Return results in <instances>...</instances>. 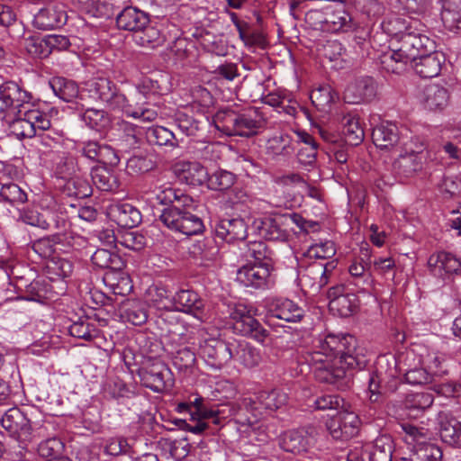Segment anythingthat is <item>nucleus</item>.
Instances as JSON below:
<instances>
[{
	"mask_svg": "<svg viewBox=\"0 0 461 461\" xmlns=\"http://www.w3.org/2000/svg\"><path fill=\"white\" fill-rule=\"evenodd\" d=\"M365 351L351 335L327 334L317 339L314 350L307 351L303 359L318 381L343 390L348 385L350 372L366 366Z\"/></svg>",
	"mask_w": 461,
	"mask_h": 461,
	"instance_id": "f257e3e1",
	"label": "nucleus"
},
{
	"mask_svg": "<svg viewBox=\"0 0 461 461\" xmlns=\"http://www.w3.org/2000/svg\"><path fill=\"white\" fill-rule=\"evenodd\" d=\"M88 96L110 110H120L126 116L153 122L158 113L157 110L146 102L142 91L136 89L128 99L114 82L105 77H95L86 83Z\"/></svg>",
	"mask_w": 461,
	"mask_h": 461,
	"instance_id": "f03ea898",
	"label": "nucleus"
},
{
	"mask_svg": "<svg viewBox=\"0 0 461 461\" xmlns=\"http://www.w3.org/2000/svg\"><path fill=\"white\" fill-rule=\"evenodd\" d=\"M156 199L161 204L168 205L159 215V221L169 230L186 236L197 235L204 229L200 217L193 213L194 200L180 189L169 185L156 187Z\"/></svg>",
	"mask_w": 461,
	"mask_h": 461,
	"instance_id": "7ed1b4c3",
	"label": "nucleus"
},
{
	"mask_svg": "<svg viewBox=\"0 0 461 461\" xmlns=\"http://www.w3.org/2000/svg\"><path fill=\"white\" fill-rule=\"evenodd\" d=\"M396 41L391 42L390 59L396 63L393 72H397L408 63H412L419 57L433 52L436 44L433 40L417 28L418 22H406L402 18H395L393 22Z\"/></svg>",
	"mask_w": 461,
	"mask_h": 461,
	"instance_id": "20e7f679",
	"label": "nucleus"
},
{
	"mask_svg": "<svg viewBox=\"0 0 461 461\" xmlns=\"http://www.w3.org/2000/svg\"><path fill=\"white\" fill-rule=\"evenodd\" d=\"M217 127L229 136L250 137L258 133L264 125V118L256 108H249L241 113L227 111L217 115Z\"/></svg>",
	"mask_w": 461,
	"mask_h": 461,
	"instance_id": "39448f33",
	"label": "nucleus"
},
{
	"mask_svg": "<svg viewBox=\"0 0 461 461\" xmlns=\"http://www.w3.org/2000/svg\"><path fill=\"white\" fill-rule=\"evenodd\" d=\"M3 428L10 436L21 443L26 444L48 436V428L44 425L32 424L27 413L14 407L9 409L1 420Z\"/></svg>",
	"mask_w": 461,
	"mask_h": 461,
	"instance_id": "423d86ee",
	"label": "nucleus"
},
{
	"mask_svg": "<svg viewBox=\"0 0 461 461\" xmlns=\"http://www.w3.org/2000/svg\"><path fill=\"white\" fill-rule=\"evenodd\" d=\"M32 95L14 81L0 85V120L22 114L32 106Z\"/></svg>",
	"mask_w": 461,
	"mask_h": 461,
	"instance_id": "0eeeda50",
	"label": "nucleus"
},
{
	"mask_svg": "<svg viewBox=\"0 0 461 461\" xmlns=\"http://www.w3.org/2000/svg\"><path fill=\"white\" fill-rule=\"evenodd\" d=\"M287 395L279 389L262 390L254 396L243 397L240 402V408L251 412L256 419L264 412H273L285 405Z\"/></svg>",
	"mask_w": 461,
	"mask_h": 461,
	"instance_id": "6e6552de",
	"label": "nucleus"
},
{
	"mask_svg": "<svg viewBox=\"0 0 461 461\" xmlns=\"http://www.w3.org/2000/svg\"><path fill=\"white\" fill-rule=\"evenodd\" d=\"M141 384L155 393H163L173 385V374L159 359L148 360L138 371Z\"/></svg>",
	"mask_w": 461,
	"mask_h": 461,
	"instance_id": "1a4fd4ad",
	"label": "nucleus"
},
{
	"mask_svg": "<svg viewBox=\"0 0 461 461\" xmlns=\"http://www.w3.org/2000/svg\"><path fill=\"white\" fill-rule=\"evenodd\" d=\"M230 318L236 334L249 337L259 343H263L268 337V331L242 304L231 310Z\"/></svg>",
	"mask_w": 461,
	"mask_h": 461,
	"instance_id": "9d476101",
	"label": "nucleus"
},
{
	"mask_svg": "<svg viewBox=\"0 0 461 461\" xmlns=\"http://www.w3.org/2000/svg\"><path fill=\"white\" fill-rule=\"evenodd\" d=\"M231 342L217 338H209L200 343L199 354L207 366L219 370L233 357L234 348Z\"/></svg>",
	"mask_w": 461,
	"mask_h": 461,
	"instance_id": "9b49d317",
	"label": "nucleus"
},
{
	"mask_svg": "<svg viewBox=\"0 0 461 461\" xmlns=\"http://www.w3.org/2000/svg\"><path fill=\"white\" fill-rule=\"evenodd\" d=\"M173 308L190 314L201 322L209 318V311L203 299L194 290L180 289L173 296Z\"/></svg>",
	"mask_w": 461,
	"mask_h": 461,
	"instance_id": "f8f14e48",
	"label": "nucleus"
},
{
	"mask_svg": "<svg viewBox=\"0 0 461 461\" xmlns=\"http://www.w3.org/2000/svg\"><path fill=\"white\" fill-rule=\"evenodd\" d=\"M273 268L260 265H246L237 271L236 280L247 287L268 289L273 285Z\"/></svg>",
	"mask_w": 461,
	"mask_h": 461,
	"instance_id": "ddd939ff",
	"label": "nucleus"
},
{
	"mask_svg": "<svg viewBox=\"0 0 461 461\" xmlns=\"http://www.w3.org/2000/svg\"><path fill=\"white\" fill-rule=\"evenodd\" d=\"M359 424V418L355 412L342 411L327 426L333 438L348 440L357 434Z\"/></svg>",
	"mask_w": 461,
	"mask_h": 461,
	"instance_id": "4468645a",
	"label": "nucleus"
},
{
	"mask_svg": "<svg viewBox=\"0 0 461 461\" xmlns=\"http://www.w3.org/2000/svg\"><path fill=\"white\" fill-rule=\"evenodd\" d=\"M377 92V85L373 77H364L349 83L344 92V100L348 104H357L370 102Z\"/></svg>",
	"mask_w": 461,
	"mask_h": 461,
	"instance_id": "2eb2a0df",
	"label": "nucleus"
},
{
	"mask_svg": "<svg viewBox=\"0 0 461 461\" xmlns=\"http://www.w3.org/2000/svg\"><path fill=\"white\" fill-rule=\"evenodd\" d=\"M428 268L431 275L444 279L461 271V258L446 251L433 253L428 259Z\"/></svg>",
	"mask_w": 461,
	"mask_h": 461,
	"instance_id": "dca6fc26",
	"label": "nucleus"
},
{
	"mask_svg": "<svg viewBox=\"0 0 461 461\" xmlns=\"http://www.w3.org/2000/svg\"><path fill=\"white\" fill-rule=\"evenodd\" d=\"M109 219L121 228L132 229L142 221L140 211L128 203H112L107 208Z\"/></svg>",
	"mask_w": 461,
	"mask_h": 461,
	"instance_id": "f3484780",
	"label": "nucleus"
},
{
	"mask_svg": "<svg viewBox=\"0 0 461 461\" xmlns=\"http://www.w3.org/2000/svg\"><path fill=\"white\" fill-rule=\"evenodd\" d=\"M304 310L296 303L285 298H275L267 303V316L285 321L286 322L301 321L304 316Z\"/></svg>",
	"mask_w": 461,
	"mask_h": 461,
	"instance_id": "a211bd4d",
	"label": "nucleus"
},
{
	"mask_svg": "<svg viewBox=\"0 0 461 461\" xmlns=\"http://www.w3.org/2000/svg\"><path fill=\"white\" fill-rule=\"evenodd\" d=\"M328 32H349L357 28V24L346 9L344 2L327 5Z\"/></svg>",
	"mask_w": 461,
	"mask_h": 461,
	"instance_id": "6ab92c4d",
	"label": "nucleus"
},
{
	"mask_svg": "<svg viewBox=\"0 0 461 461\" xmlns=\"http://www.w3.org/2000/svg\"><path fill=\"white\" fill-rule=\"evenodd\" d=\"M407 134L406 128L400 129L396 123L386 122L373 130L372 139L377 148L387 149L394 147L401 140L408 139Z\"/></svg>",
	"mask_w": 461,
	"mask_h": 461,
	"instance_id": "aec40b11",
	"label": "nucleus"
},
{
	"mask_svg": "<svg viewBox=\"0 0 461 461\" xmlns=\"http://www.w3.org/2000/svg\"><path fill=\"white\" fill-rule=\"evenodd\" d=\"M214 232L217 238L228 243L243 240L248 235V224L241 217L225 218L216 222Z\"/></svg>",
	"mask_w": 461,
	"mask_h": 461,
	"instance_id": "412c9836",
	"label": "nucleus"
},
{
	"mask_svg": "<svg viewBox=\"0 0 461 461\" xmlns=\"http://www.w3.org/2000/svg\"><path fill=\"white\" fill-rule=\"evenodd\" d=\"M252 226L258 235L266 240L283 241L288 236L281 215L275 217L264 216L255 219Z\"/></svg>",
	"mask_w": 461,
	"mask_h": 461,
	"instance_id": "4be33fe9",
	"label": "nucleus"
},
{
	"mask_svg": "<svg viewBox=\"0 0 461 461\" xmlns=\"http://www.w3.org/2000/svg\"><path fill=\"white\" fill-rule=\"evenodd\" d=\"M175 175L190 185H202L208 180L207 169L197 161H178L173 166Z\"/></svg>",
	"mask_w": 461,
	"mask_h": 461,
	"instance_id": "5701e85b",
	"label": "nucleus"
},
{
	"mask_svg": "<svg viewBox=\"0 0 461 461\" xmlns=\"http://www.w3.org/2000/svg\"><path fill=\"white\" fill-rule=\"evenodd\" d=\"M149 23H150L149 15L137 7H124L116 15L117 28L131 32L133 35Z\"/></svg>",
	"mask_w": 461,
	"mask_h": 461,
	"instance_id": "b1692460",
	"label": "nucleus"
},
{
	"mask_svg": "<svg viewBox=\"0 0 461 461\" xmlns=\"http://www.w3.org/2000/svg\"><path fill=\"white\" fill-rule=\"evenodd\" d=\"M440 438L449 446L461 448V422L451 412L440 411L437 415Z\"/></svg>",
	"mask_w": 461,
	"mask_h": 461,
	"instance_id": "393cba45",
	"label": "nucleus"
},
{
	"mask_svg": "<svg viewBox=\"0 0 461 461\" xmlns=\"http://www.w3.org/2000/svg\"><path fill=\"white\" fill-rule=\"evenodd\" d=\"M419 148L416 154L401 152L393 165L396 174L403 177H410L422 169L427 156L426 152H423L422 145L420 144Z\"/></svg>",
	"mask_w": 461,
	"mask_h": 461,
	"instance_id": "a878e982",
	"label": "nucleus"
},
{
	"mask_svg": "<svg viewBox=\"0 0 461 461\" xmlns=\"http://www.w3.org/2000/svg\"><path fill=\"white\" fill-rule=\"evenodd\" d=\"M312 445V438L303 429H293L283 433L279 438V446L286 452L302 454L307 452Z\"/></svg>",
	"mask_w": 461,
	"mask_h": 461,
	"instance_id": "bb28decb",
	"label": "nucleus"
},
{
	"mask_svg": "<svg viewBox=\"0 0 461 461\" xmlns=\"http://www.w3.org/2000/svg\"><path fill=\"white\" fill-rule=\"evenodd\" d=\"M449 92L447 87L430 84L426 86L420 96V102L423 106L430 111H442L449 102Z\"/></svg>",
	"mask_w": 461,
	"mask_h": 461,
	"instance_id": "cd10ccee",
	"label": "nucleus"
},
{
	"mask_svg": "<svg viewBox=\"0 0 461 461\" xmlns=\"http://www.w3.org/2000/svg\"><path fill=\"white\" fill-rule=\"evenodd\" d=\"M340 122L343 126V134L347 143L352 146H357L364 140V129L359 122V118L357 113L341 110Z\"/></svg>",
	"mask_w": 461,
	"mask_h": 461,
	"instance_id": "c85d7f7f",
	"label": "nucleus"
},
{
	"mask_svg": "<svg viewBox=\"0 0 461 461\" xmlns=\"http://www.w3.org/2000/svg\"><path fill=\"white\" fill-rule=\"evenodd\" d=\"M443 56L440 53H426L419 57L413 63V68L417 75L422 78H432L439 75Z\"/></svg>",
	"mask_w": 461,
	"mask_h": 461,
	"instance_id": "c756f323",
	"label": "nucleus"
},
{
	"mask_svg": "<svg viewBox=\"0 0 461 461\" xmlns=\"http://www.w3.org/2000/svg\"><path fill=\"white\" fill-rule=\"evenodd\" d=\"M120 316L124 321L140 326L148 320L147 304L140 300H126L120 307Z\"/></svg>",
	"mask_w": 461,
	"mask_h": 461,
	"instance_id": "7c9ffc66",
	"label": "nucleus"
},
{
	"mask_svg": "<svg viewBox=\"0 0 461 461\" xmlns=\"http://www.w3.org/2000/svg\"><path fill=\"white\" fill-rule=\"evenodd\" d=\"M371 265H366L363 260L354 258L348 266V273L353 284L359 292L368 291L374 285V279L370 272Z\"/></svg>",
	"mask_w": 461,
	"mask_h": 461,
	"instance_id": "2f4dec72",
	"label": "nucleus"
},
{
	"mask_svg": "<svg viewBox=\"0 0 461 461\" xmlns=\"http://www.w3.org/2000/svg\"><path fill=\"white\" fill-rule=\"evenodd\" d=\"M103 281L111 292L117 295L125 296L133 288L130 276L122 269L106 271L103 276Z\"/></svg>",
	"mask_w": 461,
	"mask_h": 461,
	"instance_id": "473e14b6",
	"label": "nucleus"
},
{
	"mask_svg": "<svg viewBox=\"0 0 461 461\" xmlns=\"http://www.w3.org/2000/svg\"><path fill=\"white\" fill-rule=\"evenodd\" d=\"M67 14L57 6H50L39 11L34 17L35 25L41 30H50L66 23Z\"/></svg>",
	"mask_w": 461,
	"mask_h": 461,
	"instance_id": "72a5a7b5",
	"label": "nucleus"
},
{
	"mask_svg": "<svg viewBox=\"0 0 461 461\" xmlns=\"http://www.w3.org/2000/svg\"><path fill=\"white\" fill-rule=\"evenodd\" d=\"M94 185L103 192H114L119 188L118 176L113 169L97 166L91 169Z\"/></svg>",
	"mask_w": 461,
	"mask_h": 461,
	"instance_id": "f704fd0d",
	"label": "nucleus"
},
{
	"mask_svg": "<svg viewBox=\"0 0 461 461\" xmlns=\"http://www.w3.org/2000/svg\"><path fill=\"white\" fill-rule=\"evenodd\" d=\"M246 256L253 258L256 265L273 268L276 260L275 251L264 241H250L247 244Z\"/></svg>",
	"mask_w": 461,
	"mask_h": 461,
	"instance_id": "c9c22d12",
	"label": "nucleus"
},
{
	"mask_svg": "<svg viewBox=\"0 0 461 461\" xmlns=\"http://www.w3.org/2000/svg\"><path fill=\"white\" fill-rule=\"evenodd\" d=\"M233 359L240 362L245 367L252 368L261 362V354L259 349L256 348L246 341L234 342Z\"/></svg>",
	"mask_w": 461,
	"mask_h": 461,
	"instance_id": "e433bc0d",
	"label": "nucleus"
},
{
	"mask_svg": "<svg viewBox=\"0 0 461 461\" xmlns=\"http://www.w3.org/2000/svg\"><path fill=\"white\" fill-rule=\"evenodd\" d=\"M441 19L446 29L461 32V0H445Z\"/></svg>",
	"mask_w": 461,
	"mask_h": 461,
	"instance_id": "4c0bfd02",
	"label": "nucleus"
},
{
	"mask_svg": "<svg viewBox=\"0 0 461 461\" xmlns=\"http://www.w3.org/2000/svg\"><path fill=\"white\" fill-rule=\"evenodd\" d=\"M300 281L304 286L318 292L329 283V277L325 276V268L321 263L311 264L301 276Z\"/></svg>",
	"mask_w": 461,
	"mask_h": 461,
	"instance_id": "58836bf2",
	"label": "nucleus"
},
{
	"mask_svg": "<svg viewBox=\"0 0 461 461\" xmlns=\"http://www.w3.org/2000/svg\"><path fill=\"white\" fill-rule=\"evenodd\" d=\"M433 401V395L429 393H411L406 395L403 405L409 416L416 417L429 409Z\"/></svg>",
	"mask_w": 461,
	"mask_h": 461,
	"instance_id": "ea45409f",
	"label": "nucleus"
},
{
	"mask_svg": "<svg viewBox=\"0 0 461 461\" xmlns=\"http://www.w3.org/2000/svg\"><path fill=\"white\" fill-rule=\"evenodd\" d=\"M266 149L273 158L289 156L294 151L293 139L288 133L281 132L267 140Z\"/></svg>",
	"mask_w": 461,
	"mask_h": 461,
	"instance_id": "a19ab883",
	"label": "nucleus"
},
{
	"mask_svg": "<svg viewBox=\"0 0 461 461\" xmlns=\"http://www.w3.org/2000/svg\"><path fill=\"white\" fill-rule=\"evenodd\" d=\"M50 86L55 95L68 103L74 101L79 94L78 86L74 81L60 77H52Z\"/></svg>",
	"mask_w": 461,
	"mask_h": 461,
	"instance_id": "79ce46f5",
	"label": "nucleus"
},
{
	"mask_svg": "<svg viewBox=\"0 0 461 461\" xmlns=\"http://www.w3.org/2000/svg\"><path fill=\"white\" fill-rule=\"evenodd\" d=\"M91 261L95 267L107 271L124 267V261L117 253L104 249H96L91 257Z\"/></svg>",
	"mask_w": 461,
	"mask_h": 461,
	"instance_id": "37998d69",
	"label": "nucleus"
},
{
	"mask_svg": "<svg viewBox=\"0 0 461 461\" xmlns=\"http://www.w3.org/2000/svg\"><path fill=\"white\" fill-rule=\"evenodd\" d=\"M147 303L157 310L173 309V297L169 291L160 285H151L146 292Z\"/></svg>",
	"mask_w": 461,
	"mask_h": 461,
	"instance_id": "c03bdc74",
	"label": "nucleus"
},
{
	"mask_svg": "<svg viewBox=\"0 0 461 461\" xmlns=\"http://www.w3.org/2000/svg\"><path fill=\"white\" fill-rule=\"evenodd\" d=\"M134 42L143 48L155 49L164 42L160 31L149 23L133 35Z\"/></svg>",
	"mask_w": 461,
	"mask_h": 461,
	"instance_id": "a18cd8bd",
	"label": "nucleus"
},
{
	"mask_svg": "<svg viewBox=\"0 0 461 461\" xmlns=\"http://www.w3.org/2000/svg\"><path fill=\"white\" fill-rule=\"evenodd\" d=\"M73 269L74 265L70 260L55 256L46 265L48 277L52 281L70 276Z\"/></svg>",
	"mask_w": 461,
	"mask_h": 461,
	"instance_id": "49530a36",
	"label": "nucleus"
},
{
	"mask_svg": "<svg viewBox=\"0 0 461 461\" xmlns=\"http://www.w3.org/2000/svg\"><path fill=\"white\" fill-rule=\"evenodd\" d=\"M147 140L153 145L177 147L178 142L175 134L163 126H153L146 131Z\"/></svg>",
	"mask_w": 461,
	"mask_h": 461,
	"instance_id": "de8ad7c7",
	"label": "nucleus"
},
{
	"mask_svg": "<svg viewBox=\"0 0 461 461\" xmlns=\"http://www.w3.org/2000/svg\"><path fill=\"white\" fill-rule=\"evenodd\" d=\"M405 381L412 385H423L433 381V373H430L424 364H422L421 357H418V363L413 366L410 365L406 370Z\"/></svg>",
	"mask_w": 461,
	"mask_h": 461,
	"instance_id": "09e8293b",
	"label": "nucleus"
},
{
	"mask_svg": "<svg viewBox=\"0 0 461 461\" xmlns=\"http://www.w3.org/2000/svg\"><path fill=\"white\" fill-rule=\"evenodd\" d=\"M329 308L340 317H348L357 308V296L354 294H340L329 303Z\"/></svg>",
	"mask_w": 461,
	"mask_h": 461,
	"instance_id": "8fccbe9b",
	"label": "nucleus"
},
{
	"mask_svg": "<svg viewBox=\"0 0 461 461\" xmlns=\"http://www.w3.org/2000/svg\"><path fill=\"white\" fill-rule=\"evenodd\" d=\"M27 194L15 183L0 184V201L19 206L27 201Z\"/></svg>",
	"mask_w": 461,
	"mask_h": 461,
	"instance_id": "3c124183",
	"label": "nucleus"
},
{
	"mask_svg": "<svg viewBox=\"0 0 461 461\" xmlns=\"http://www.w3.org/2000/svg\"><path fill=\"white\" fill-rule=\"evenodd\" d=\"M56 174L64 179H68L83 173V168L76 157L71 154H63L56 163Z\"/></svg>",
	"mask_w": 461,
	"mask_h": 461,
	"instance_id": "603ef678",
	"label": "nucleus"
},
{
	"mask_svg": "<svg viewBox=\"0 0 461 461\" xmlns=\"http://www.w3.org/2000/svg\"><path fill=\"white\" fill-rule=\"evenodd\" d=\"M68 331L72 337L85 339L86 341H91L99 336V330L87 318H80L73 322L69 326Z\"/></svg>",
	"mask_w": 461,
	"mask_h": 461,
	"instance_id": "864d4df0",
	"label": "nucleus"
},
{
	"mask_svg": "<svg viewBox=\"0 0 461 461\" xmlns=\"http://www.w3.org/2000/svg\"><path fill=\"white\" fill-rule=\"evenodd\" d=\"M64 193L68 196L86 198L92 194V186L86 179L81 176V174H78L67 179Z\"/></svg>",
	"mask_w": 461,
	"mask_h": 461,
	"instance_id": "5fc2aeb1",
	"label": "nucleus"
},
{
	"mask_svg": "<svg viewBox=\"0 0 461 461\" xmlns=\"http://www.w3.org/2000/svg\"><path fill=\"white\" fill-rule=\"evenodd\" d=\"M2 121L8 124L10 132L19 140L35 136L27 116L23 114L15 115L14 118H5Z\"/></svg>",
	"mask_w": 461,
	"mask_h": 461,
	"instance_id": "6e6d98bb",
	"label": "nucleus"
},
{
	"mask_svg": "<svg viewBox=\"0 0 461 461\" xmlns=\"http://www.w3.org/2000/svg\"><path fill=\"white\" fill-rule=\"evenodd\" d=\"M310 98L318 110L326 112L338 95L330 86L323 85L312 90Z\"/></svg>",
	"mask_w": 461,
	"mask_h": 461,
	"instance_id": "4d7b16f0",
	"label": "nucleus"
},
{
	"mask_svg": "<svg viewBox=\"0 0 461 461\" xmlns=\"http://www.w3.org/2000/svg\"><path fill=\"white\" fill-rule=\"evenodd\" d=\"M104 392L107 397L115 400L129 399L135 395V392L120 378L109 380L104 387Z\"/></svg>",
	"mask_w": 461,
	"mask_h": 461,
	"instance_id": "13d9d810",
	"label": "nucleus"
},
{
	"mask_svg": "<svg viewBox=\"0 0 461 461\" xmlns=\"http://www.w3.org/2000/svg\"><path fill=\"white\" fill-rule=\"evenodd\" d=\"M82 121L91 129L101 131L109 124L107 113L101 109L88 108L81 114Z\"/></svg>",
	"mask_w": 461,
	"mask_h": 461,
	"instance_id": "bf43d9fd",
	"label": "nucleus"
},
{
	"mask_svg": "<svg viewBox=\"0 0 461 461\" xmlns=\"http://www.w3.org/2000/svg\"><path fill=\"white\" fill-rule=\"evenodd\" d=\"M175 122L177 128L186 136L198 137L202 130L201 122L185 113L176 114Z\"/></svg>",
	"mask_w": 461,
	"mask_h": 461,
	"instance_id": "052dcab7",
	"label": "nucleus"
},
{
	"mask_svg": "<svg viewBox=\"0 0 461 461\" xmlns=\"http://www.w3.org/2000/svg\"><path fill=\"white\" fill-rule=\"evenodd\" d=\"M401 428L406 435L405 440L408 443L423 444L429 439V431L424 427L411 422H402Z\"/></svg>",
	"mask_w": 461,
	"mask_h": 461,
	"instance_id": "680f3d73",
	"label": "nucleus"
},
{
	"mask_svg": "<svg viewBox=\"0 0 461 461\" xmlns=\"http://www.w3.org/2000/svg\"><path fill=\"white\" fill-rule=\"evenodd\" d=\"M22 114L27 116L31 127L33 128L34 135L39 131H46L50 127L51 123L49 115L38 109H32L29 106Z\"/></svg>",
	"mask_w": 461,
	"mask_h": 461,
	"instance_id": "e2e57ef3",
	"label": "nucleus"
},
{
	"mask_svg": "<svg viewBox=\"0 0 461 461\" xmlns=\"http://www.w3.org/2000/svg\"><path fill=\"white\" fill-rule=\"evenodd\" d=\"M393 445L391 438L382 436L375 441L374 451L371 452V461H391Z\"/></svg>",
	"mask_w": 461,
	"mask_h": 461,
	"instance_id": "0e129e2a",
	"label": "nucleus"
},
{
	"mask_svg": "<svg viewBox=\"0 0 461 461\" xmlns=\"http://www.w3.org/2000/svg\"><path fill=\"white\" fill-rule=\"evenodd\" d=\"M24 48L31 55L38 58H47L50 49L47 44V37L30 36L24 39Z\"/></svg>",
	"mask_w": 461,
	"mask_h": 461,
	"instance_id": "69168bd1",
	"label": "nucleus"
},
{
	"mask_svg": "<svg viewBox=\"0 0 461 461\" xmlns=\"http://www.w3.org/2000/svg\"><path fill=\"white\" fill-rule=\"evenodd\" d=\"M63 443L57 438L42 440L38 447L40 456L47 459L59 458L63 451Z\"/></svg>",
	"mask_w": 461,
	"mask_h": 461,
	"instance_id": "338daca9",
	"label": "nucleus"
},
{
	"mask_svg": "<svg viewBox=\"0 0 461 461\" xmlns=\"http://www.w3.org/2000/svg\"><path fill=\"white\" fill-rule=\"evenodd\" d=\"M208 185L215 190H227L235 182V176L226 170H218L212 176H208Z\"/></svg>",
	"mask_w": 461,
	"mask_h": 461,
	"instance_id": "774afa93",
	"label": "nucleus"
}]
</instances>
